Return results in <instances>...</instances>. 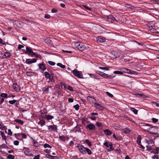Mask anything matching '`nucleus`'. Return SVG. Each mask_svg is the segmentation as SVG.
<instances>
[{
	"mask_svg": "<svg viewBox=\"0 0 159 159\" xmlns=\"http://www.w3.org/2000/svg\"><path fill=\"white\" fill-rule=\"evenodd\" d=\"M152 159H159L158 156L155 155L152 157Z\"/></svg>",
	"mask_w": 159,
	"mask_h": 159,
	"instance_id": "nucleus-58",
	"label": "nucleus"
},
{
	"mask_svg": "<svg viewBox=\"0 0 159 159\" xmlns=\"http://www.w3.org/2000/svg\"><path fill=\"white\" fill-rule=\"evenodd\" d=\"M46 157L49 159H53V158H57V157L56 156H51V155H49V154H46Z\"/></svg>",
	"mask_w": 159,
	"mask_h": 159,
	"instance_id": "nucleus-25",
	"label": "nucleus"
},
{
	"mask_svg": "<svg viewBox=\"0 0 159 159\" xmlns=\"http://www.w3.org/2000/svg\"><path fill=\"white\" fill-rule=\"evenodd\" d=\"M35 53L33 52V51H32V52H31L30 54L29 55V56H31V57H33L34 56Z\"/></svg>",
	"mask_w": 159,
	"mask_h": 159,
	"instance_id": "nucleus-59",
	"label": "nucleus"
},
{
	"mask_svg": "<svg viewBox=\"0 0 159 159\" xmlns=\"http://www.w3.org/2000/svg\"><path fill=\"white\" fill-rule=\"evenodd\" d=\"M96 73L97 74H98L99 75H100L102 76L104 73L102 72V71H100L99 70L97 71Z\"/></svg>",
	"mask_w": 159,
	"mask_h": 159,
	"instance_id": "nucleus-39",
	"label": "nucleus"
},
{
	"mask_svg": "<svg viewBox=\"0 0 159 159\" xmlns=\"http://www.w3.org/2000/svg\"><path fill=\"white\" fill-rule=\"evenodd\" d=\"M33 144L36 147H37L39 146V144L37 143V142L35 140H33Z\"/></svg>",
	"mask_w": 159,
	"mask_h": 159,
	"instance_id": "nucleus-41",
	"label": "nucleus"
},
{
	"mask_svg": "<svg viewBox=\"0 0 159 159\" xmlns=\"http://www.w3.org/2000/svg\"><path fill=\"white\" fill-rule=\"evenodd\" d=\"M99 69L101 70H109V68H108L107 67H99Z\"/></svg>",
	"mask_w": 159,
	"mask_h": 159,
	"instance_id": "nucleus-42",
	"label": "nucleus"
},
{
	"mask_svg": "<svg viewBox=\"0 0 159 159\" xmlns=\"http://www.w3.org/2000/svg\"><path fill=\"white\" fill-rule=\"evenodd\" d=\"M106 93L107 94V95L109 97H110L111 98L113 97V95L111 93H109V92H107Z\"/></svg>",
	"mask_w": 159,
	"mask_h": 159,
	"instance_id": "nucleus-56",
	"label": "nucleus"
},
{
	"mask_svg": "<svg viewBox=\"0 0 159 159\" xmlns=\"http://www.w3.org/2000/svg\"><path fill=\"white\" fill-rule=\"evenodd\" d=\"M109 148L111 150H113L114 149L112 144H110L109 145Z\"/></svg>",
	"mask_w": 159,
	"mask_h": 159,
	"instance_id": "nucleus-60",
	"label": "nucleus"
},
{
	"mask_svg": "<svg viewBox=\"0 0 159 159\" xmlns=\"http://www.w3.org/2000/svg\"><path fill=\"white\" fill-rule=\"evenodd\" d=\"M85 152H86H86L89 155H91L92 154V152L91 150L89 148L86 147L85 148Z\"/></svg>",
	"mask_w": 159,
	"mask_h": 159,
	"instance_id": "nucleus-27",
	"label": "nucleus"
},
{
	"mask_svg": "<svg viewBox=\"0 0 159 159\" xmlns=\"http://www.w3.org/2000/svg\"><path fill=\"white\" fill-rule=\"evenodd\" d=\"M39 157L40 156L39 155H38L37 156H35L33 158V159H39Z\"/></svg>",
	"mask_w": 159,
	"mask_h": 159,
	"instance_id": "nucleus-61",
	"label": "nucleus"
},
{
	"mask_svg": "<svg viewBox=\"0 0 159 159\" xmlns=\"http://www.w3.org/2000/svg\"><path fill=\"white\" fill-rule=\"evenodd\" d=\"M48 63L49 65L51 66H54L55 64V62L51 61H48Z\"/></svg>",
	"mask_w": 159,
	"mask_h": 159,
	"instance_id": "nucleus-44",
	"label": "nucleus"
},
{
	"mask_svg": "<svg viewBox=\"0 0 159 159\" xmlns=\"http://www.w3.org/2000/svg\"><path fill=\"white\" fill-rule=\"evenodd\" d=\"M20 134L21 135L22 137V138H23L24 139H26L27 138V136L24 133H21Z\"/></svg>",
	"mask_w": 159,
	"mask_h": 159,
	"instance_id": "nucleus-53",
	"label": "nucleus"
},
{
	"mask_svg": "<svg viewBox=\"0 0 159 159\" xmlns=\"http://www.w3.org/2000/svg\"><path fill=\"white\" fill-rule=\"evenodd\" d=\"M73 75L79 78H83V75L81 71H78L77 69L75 70L71 71Z\"/></svg>",
	"mask_w": 159,
	"mask_h": 159,
	"instance_id": "nucleus-2",
	"label": "nucleus"
},
{
	"mask_svg": "<svg viewBox=\"0 0 159 159\" xmlns=\"http://www.w3.org/2000/svg\"><path fill=\"white\" fill-rule=\"evenodd\" d=\"M16 100H10L9 101V102L10 104H13L16 103Z\"/></svg>",
	"mask_w": 159,
	"mask_h": 159,
	"instance_id": "nucleus-45",
	"label": "nucleus"
},
{
	"mask_svg": "<svg viewBox=\"0 0 159 159\" xmlns=\"http://www.w3.org/2000/svg\"><path fill=\"white\" fill-rule=\"evenodd\" d=\"M11 56V55L10 53L9 52H5L3 56V58H5V57H10Z\"/></svg>",
	"mask_w": 159,
	"mask_h": 159,
	"instance_id": "nucleus-19",
	"label": "nucleus"
},
{
	"mask_svg": "<svg viewBox=\"0 0 159 159\" xmlns=\"http://www.w3.org/2000/svg\"><path fill=\"white\" fill-rule=\"evenodd\" d=\"M77 147L80 151V152L83 154L86 153L85 152V148L82 145H78Z\"/></svg>",
	"mask_w": 159,
	"mask_h": 159,
	"instance_id": "nucleus-6",
	"label": "nucleus"
},
{
	"mask_svg": "<svg viewBox=\"0 0 159 159\" xmlns=\"http://www.w3.org/2000/svg\"><path fill=\"white\" fill-rule=\"evenodd\" d=\"M38 124L40 125L41 126H42L45 124V121L42 120L39 122Z\"/></svg>",
	"mask_w": 159,
	"mask_h": 159,
	"instance_id": "nucleus-23",
	"label": "nucleus"
},
{
	"mask_svg": "<svg viewBox=\"0 0 159 159\" xmlns=\"http://www.w3.org/2000/svg\"><path fill=\"white\" fill-rule=\"evenodd\" d=\"M26 74L27 76H31L33 75V73L31 72H28L26 73Z\"/></svg>",
	"mask_w": 159,
	"mask_h": 159,
	"instance_id": "nucleus-43",
	"label": "nucleus"
},
{
	"mask_svg": "<svg viewBox=\"0 0 159 159\" xmlns=\"http://www.w3.org/2000/svg\"><path fill=\"white\" fill-rule=\"evenodd\" d=\"M95 107V108L99 110H102L103 109L102 107L99 104L96 102L94 103Z\"/></svg>",
	"mask_w": 159,
	"mask_h": 159,
	"instance_id": "nucleus-13",
	"label": "nucleus"
},
{
	"mask_svg": "<svg viewBox=\"0 0 159 159\" xmlns=\"http://www.w3.org/2000/svg\"><path fill=\"white\" fill-rule=\"evenodd\" d=\"M141 137L140 135H139L137 137V142L138 145H140Z\"/></svg>",
	"mask_w": 159,
	"mask_h": 159,
	"instance_id": "nucleus-20",
	"label": "nucleus"
},
{
	"mask_svg": "<svg viewBox=\"0 0 159 159\" xmlns=\"http://www.w3.org/2000/svg\"><path fill=\"white\" fill-rule=\"evenodd\" d=\"M48 78L49 79V82H50V81L52 82H53L54 81V80L53 79V77L51 75L49 77V78Z\"/></svg>",
	"mask_w": 159,
	"mask_h": 159,
	"instance_id": "nucleus-48",
	"label": "nucleus"
},
{
	"mask_svg": "<svg viewBox=\"0 0 159 159\" xmlns=\"http://www.w3.org/2000/svg\"><path fill=\"white\" fill-rule=\"evenodd\" d=\"M48 129H51L52 131H55L57 129L56 126L55 125H50L48 126Z\"/></svg>",
	"mask_w": 159,
	"mask_h": 159,
	"instance_id": "nucleus-14",
	"label": "nucleus"
},
{
	"mask_svg": "<svg viewBox=\"0 0 159 159\" xmlns=\"http://www.w3.org/2000/svg\"><path fill=\"white\" fill-rule=\"evenodd\" d=\"M80 130V128L78 126H76L74 129V131L75 132H76L77 131H79Z\"/></svg>",
	"mask_w": 159,
	"mask_h": 159,
	"instance_id": "nucleus-36",
	"label": "nucleus"
},
{
	"mask_svg": "<svg viewBox=\"0 0 159 159\" xmlns=\"http://www.w3.org/2000/svg\"><path fill=\"white\" fill-rule=\"evenodd\" d=\"M0 148L1 149L2 148H8V147L5 144H3L1 145L0 146Z\"/></svg>",
	"mask_w": 159,
	"mask_h": 159,
	"instance_id": "nucleus-32",
	"label": "nucleus"
},
{
	"mask_svg": "<svg viewBox=\"0 0 159 159\" xmlns=\"http://www.w3.org/2000/svg\"><path fill=\"white\" fill-rule=\"evenodd\" d=\"M57 66L60 67L62 68H64L65 67V66L61 64V63H58L57 64Z\"/></svg>",
	"mask_w": 159,
	"mask_h": 159,
	"instance_id": "nucleus-33",
	"label": "nucleus"
},
{
	"mask_svg": "<svg viewBox=\"0 0 159 159\" xmlns=\"http://www.w3.org/2000/svg\"><path fill=\"white\" fill-rule=\"evenodd\" d=\"M12 87L13 89L17 92H19L20 91V86L17 85V83H15L13 84Z\"/></svg>",
	"mask_w": 159,
	"mask_h": 159,
	"instance_id": "nucleus-7",
	"label": "nucleus"
},
{
	"mask_svg": "<svg viewBox=\"0 0 159 159\" xmlns=\"http://www.w3.org/2000/svg\"><path fill=\"white\" fill-rule=\"evenodd\" d=\"M0 133L2 136V139L5 140H6V137L5 136L4 132L3 131H1Z\"/></svg>",
	"mask_w": 159,
	"mask_h": 159,
	"instance_id": "nucleus-26",
	"label": "nucleus"
},
{
	"mask_svg": "<svg viewBox=\"0 0 159 159\" xmlns=\"http://www.w3.org/2000/svg\"><path fill=\"white\" fill-rule=\"evenodd\" d=\"M19 144V142L17 140H15L14 141V144L16 146L18 145Z\"/></svg>",
	"mask_w": 159,
	"mask_h": 159,
	"instance_id": "nucleus-54",
	"label": "nucleus"
},
{
	"mask_svg": "<svg viewBox=\"0 0 159 159\" xmlns=\"http://www.w3.org/2000/svg\"><path fill=\"white\" fill-rule=\"evenodd\" d=\"M73 108L76 110L77 111L79 110V106L78 104H77L74 106Z\"/></svg>",
	"mask_w": 159,
	"mask_h": 159,
	"instance_id": "nucleus-40",
	"label": "nucleus"
},
{
	"mask_svg": "<svg viewBox=\"0 0 159 159\" xmlns=\"http://www.w3.org/2000/svg\"><path fill=\"white\" fill-rule=\"evenodd\" d=\"M39 68V69H41L43 71L45 70L46 69V67L44 64L43 63H40L38 65Z\"/></svg>",
	"mask_w": 159,
	"mask_h": 159,
	"instance_id": "nucleus-12",
	"label": "nucleus"
},
{
	"mask_svg": "<svg viewBox=\"0 0 159 159\" xmlns=\"http://www.w3.org/2000/svg\"><path fill=\"white\" fill-rule=\"evenodd\" d=\"M152 120L153 123H156L158 121V119L154 118H152Z\"/></svg>",
	"mask_w": 159,
	"mask_h": 159,
	"instance_id": "nucleus-50",
	"label": "nucleus"
},
{
	"mask_svg": "<svg viewBox=\"0 0 159 159\" xmlns=\"http://www.w3.org/2000/svg\"><path fill=\"white\" fill-rule=\"evenodd\" d=\"M123 70L124 73L130 74H131L136 75L137 73V72L125 68L123 69Z\"/></svg>",
	"mask_w": 159,
	"mask_h": 159,
	"instance_id": "nucleus-5",
	"label": "nucleus"
},
{
	"mask_svg": "<svg viewBox=\"0 0 159 159\" xmlns=\"http://www.w3.org/2000/svg\"><path fill=\"white\" fill-rule=\"evenodd\" d=\"M105 41V38L103 37L99 36L97 37V41L98 42L102 43Z\"/></svg>",
	"mask_w": 159,
	"mask_h": 159,
	"instance_id": "nucleus-10",
	"label": "nucleus"
},
{
	"mask_svg": "<svg viewBox=\"0 0 159 159\" xmlns=\"http://www.w3.org/2000/svg\"><path fill=\"white\" fill-rule=\"evenodd\" d=\"M1 96L3 98H6L7 96V94L5 93H2L1 94Z\"/></svg>",
	"mask_w": 159,
	"mask_h": 159,
	"instance_id": "nucleus-47",
	"label": "nucleus"
},
{
	"mask_svg": "<svg viewBox=\"0 0 159 159\" xmlns=\"http://www.w3.org/2000/svg\"><path fill=\"white\" fill-rule=\"evenodd\" d=\"M113 73L115 74H118L122 75L123 74V73L121 71H115L113 72Z\"/></svg>",
	"mask_w": 159,
	"mask_h": 159,
	"instance_id": "nucleus-37",
	"label": "nucleus"
},
{
	"mask_svg": "<svg viewBox=\"0 0 159 159\" xmlns=\"http://www.w3.org/2000/svg\"><path fill=\"white\" fill-rule=\"evenodd\" d=\"M131 111L136 115L137 114L138 110L134 108L131 107L130 109Z\"/></svg>",
	"mask_w": 159,
	"mask_h": 159,
	"instance_id": "nucleus-28",
	"label": "nucleus"
},
{
	"mask_svg": "<svg viewBox=\"0 0 159 159\" xmlns=\"http://www.w3.org/2000/svg\"><path fill=\"white\" fill-rule=\"evenodd\" d=\"M104 132L107 135H110L112 134V132L108 129H105L103 130Z\"/></svg>",
	"mask_w": 159,
	"mask_h": 159,
	"instance_id": "nucleus-15",
	"label": "nucleus"
},
{
	"mask_svg": "<svg viewBox=\"0 0 159 159\" xmlns=\"http://www.w3.org/2000/svg\"><path fill=\"white\" fill-rule=\"evenodd\" d=\"M59 138L61 141L64 142H65L66 141H68L69 139L68 137L64 135L59 136Z\"/></svg>",
	"mask_w": 159,
	"mask_h": 159,
	"instance_id": "nucleus-9",
	"label": "nucleus"
},
{
	"mask_svg": "<svg viewBox=\"0 0 159 159\" xmlns=\"http://www.w3.org/2000/svg\"><path fill=\"white\" fill-rule=\"evenodd\" d=\"M123 130L124 133L125 134L129 133L130 131L129 129L127 128H125Z\"/></svg>",
	"mask_w": 159,
	"mask_h": 159,
	"instance_id": "nucleus-30",
	"label": "nucleus"
},
{
	"mask_svg": "<svg viewBox=\"0 0 159 159\" xmlns=\"http://www.w3.org/2000/svg\"><path fill=\"white\" fill-rule=\"evenodd\" d=\"M67 89L70 91H73V89L72 88V87L71 86H68Z\"/></svg>",
	"mask_w": 159,
	"mask_h": 159,
	"instance_id": "nucleus-57",
	"label": "nucleus"
},
{
	"mask_svg": "<svg viewBox=\"0 0 159 159\" xmlns=\"http://www.w3.org/2000/svg\"><path fill=\"white\" fill-rule=\"evenodd\" d=\"M85 142L86 143H87L88 144L89 146H91L92 145L91 142L89 141L88 139L85 140Z\"/></svg>",
	"mask_w": 159,
	"mask_h": 159,
	"instance_id": "nucleus-35",
	"label": "nucleus"
},
{
	"mask_svg": "<svg viewBox=\"0 0 159 159\" xmlns=\"http://www.w3.org/2000/svg\"><path fill=\"white\" fill-rule=\"evenodd\" d=\"M24 46L22 45L19 44L18 46V49L20 50V49L22 48H24Z\"/></svg>",
	"mask_w": 159,
	"mask_h": 159,
	"instance_id": "nucleus-62",
	"label": "nucleus"
},
{
	"mask_svg": "<svg viewBox=\"0 0 159 159\" xmlns=\"http://www.w3.org/2000/svg\"><path fill=\"white\" fill-rule=\"evenodd\" d=\"M146 142L148 144V145L146 146V147L150 149H151V147L153 146L154 144V142L152 139H147L146 140Z\"/></svg>",
	"mask_w": 159,
	"mask_h": 159,
	"instance_id": "nucleus-3",
	"label": "nucleus"
},
{
	"mask_svg": "<svg viewBox=\"0 0 159 159\" xmlns=\"http://www.w3.org/2000/svg\"><path fill=\"white\" fill-rule=\"evenodd\" d=\"M0 128L3 130H4L6 129L5 126L2 123L0 124Z\"/></svg>",
	"mask_w": 159,
	"mask_h": 159,
	"instance_id": "nucleus-31",
	"label": "nucleus"
},
{
	"mask_svg": "<svg viewBox=\"0 0 159 159\" xmlns=\"http://www.w3.org/2000/svg\"><path fill=\"white\" fill-rule=\"evenodd\" d=\"M103 145L106 146L107 148H109V145L107 142H105L103 143Z\"/></svg>",
	"mask_w": 159,
	"mask_h": 159,
	"instance_id": "nucleus-63",
	"label": "nucleus"
},
{
	"mask_svg": "<svg viewBox=\"0 0 159 159\" xmlns=\"http://www.w3.org/2000/svg\"><path fill=\"white\" fill-rule=\"evenodd\" d=\"M75 47L80 51H83L85 49H86L87 47L84 46L83 43L80 42H77L75 43Z\"/></svg>",
	"mask_w": 159,
	"mask_h": 159,
	"instance_id": "nucleus-1",
	"label": "nucleus"
},
{
	"mask_svg": "<svg viewBox=\"0 0 159 159\" xmlns=\"http://www.w3.org/2000/svg\"><path fill=\"white\" fill-rule=\"evenodd\" d=\"M44 148H51V147L47 143H45L44 145Z\"/></svg>",
	"mask_w": 159,
	"mask_h": 159,
	"instance_id": "nucleus-49",
	"label": "nucleus"
},
{
	"mask_svg": "<svg viewBox=\"0 0 159 159\" xmlns=\"http://www.w3.org/2000/svg\"><path fill=\"white\" fill-rule=\"evenodd\" d=\"M40 112L41 113V117L43 118H45V116H44V113L45 112V111L43 112V111H40Z\"/></svg>",
	"mask_w": 159,
	"mask_h": 159,
	"instance_id": "nucleus-51",
	"label": "nucleus"
},
{
	"mask_svg": "<svg viewBox=\"0 0 159 159\" xmlns=\"http://www.w3.org/2000/svg\"><path fill=\"white\" fill-rule=\"evenodd\" d=\"M137 97H142L143 98H146V96L144 95L143 94H139L137 93Z\"/></svg>",
	"mask_w": 159,
	"mask_h": 159,
	"instance_id": "nucleus-46",
	"label": "nucleus"
},
{
	"mask_svg": "<svg viewBox=\"0 0 159 159\" xmlns=\"http://www.w3.org/2000/svg\"><path fill=\"white\" fill-rule=\"evenodd\" d=\"M7 158L8 159H14L15 158V157L13 155L10 154H9L7 157Z\"/></svg>",
	"mask_w": 159,
	"mask_h": 159,
	"instance_id": "nucleus-34",
	"label": "nucleus"
},
{
	"mask_svg": "<svg viewBox=\"0 0 159 159\" xmlns=\"http://www.w3.org/2000/svg\"><path fill=\"white\" fill-rule=\"evenodd\" d=\"M32 51V50L30 48L27 47L26 48V52L25 53L29 55L30 54Z\"/></svg>",
	"mask_w": 159,
	"mask_h": 159,
	"instance_id": "nucleus-16",
	"label": "nucleus"
},
{
	"mask_svg": "<svg viewBox=\"0 0 159 159\" xmlns=\"http://www.w3.org/2000/svg\"><path fill=\"white\" fill-rule=\"evenodd\" d=\"M83 7H84L85 9H87L89 11H91L92 10L91 8L87 6V5H83Z\"/></svg>",
	"mask_w": 159,
	"mask_h": 159,
	"instance_id": "nucleus-38",
	"label": "nucleus"
},
{
	"mask_svg": "<svg viewBox=\"0 0 159 159\" xmlns=\"http://www.w3.org/2000/svg\"><path fill=\"white\" fill-rule=\"evenodd\" d=\"M96 125L98 127H101L102 125V123L99 122H96Z\"/></svg>",
	"mask_w": 159,
	"mask_h": 159,
	"instance_id": "nucleus-52",
	"label": "nucleus"
},
{
	"mask_svg": "<svg viewBox=\"0 0 159 159\" xmlns=\"http://www.w3.org/2000/svg\"><path fill=\"white\" fill-rule=\"evenodd\" d=\"M37 59L35 58H33L31 60L30 59H27L25 61V63L28 64H30L33 63L35 62L36 61Z\"/></svg>",
	"mask_w": 159,
	"mask_h": 159,
	"instance_id": "nucleus-8",
	"label": "nucleus"
},
{
	"mask_svg": "<svg viewBox=\"0 0 159 159\" xmlns=\"http://www.w3.org/2000/svg\"><path fill=\"white\" fill-rule=\"evenodd\" d=\"M102 77L105 78H108L110 79L114 77V76H112L111 75H108L107 74L105 73H104Z\"/></svg>",
	"mask_w": 159,
	"mask_h": 159,
	"instance_id": "nucleus-18",
	"label": "nucleus"
},
{
	"mask_svg": "<svg viewBox=\"0 0 159 159\" xmlns=\"http://www.w3.org/2000/svg\"><path fill=\"white\" fill-rule=\"evenodd\" d=\"M107 21L111 22H118V20L116 19L112 15L108 16L107 17Z\"/></svg>",
	"mask_w": 159,
	"mask_h": 159,
	"instance_id": "nucleus-4",
	"label": "nucleus"
},
{
	"mask_svg": "<svg viewBox=\"0 0 159 159\" xmlns=\"http://www.w3.org/2000/svg\"><path fill=\"white\" fill-rule=\"evenodd\" d=\"M51 16L49 15L46 14L44 16V18L46 19H49L50 18Z\"/></svg>",
	"mask_w": 159,
	"mask_h": 159,
	"instance_id": "nucleus-55",
	"label": "nucleus"
},
{
	"mask_svg": "<svg viewBox=\"0 0 159 159\" xmlns=\"http://www.w3.org/2000/svg\"><path fill=\"white\" fill-rule=\"evenodd\" d=\"M88 75L90 76L92 78H93L96 79H99L97 77V76L95 75L92 74H89Z\"/></svg>",
	"mask_w": 159,
	"mask_h": 159,
	"instance_id": "nucleus-24",
	"label": "nucleus"
},
{
	"mask_svg": "<svg viewBox=\"0 0 159 159\" xmlns=\"http://www.w3.org/2000/svg\"><path fill=\"white\" fill-rule=\"evenodd\" d=\"M45 118L48 120H50L53 118L54 117L53 116L50 115H46L45 116Z\"/></svg>",
	"mask_w": 159,
	"mask_h": 159,
	"instance_id": "nucleus-22",
	"label": "nucleus"
},
{
	"mask_svg": "<svg viewBox=\"0 0 159 159\" xmlns=\"http://www.w3.org/2000/svg\"><path fill=\"white\" fill-rule=\"evenodd\" d=\"M25 154L27 156H31L32 154L30 152V150L29 149H27L24 152Z\"/></svg>",
	"mask_w": 159,
	"mask_h": 159,
	"instance_id": "nucleus-17",
	"label": "nucleus"
},
{
	"mask_svg": "<svg viewBox=\"0 0 159 159\" xmlns=\"http://www.w3.org/2000/svg\"><path fill=\"white\" fill-rule=\"evenodd\" d=\"M86 128L90 130L94 129L95 128V125L92 123L86 125Z\"/></svg>",
	"mask_w": 159,
	"mask_h": 159,
	"instance_id": "nucleus-11",
	"label": "nucleus"
},
{
	"mask_svg": "<svg viewBox=\"0 0 159 159\" xmlns=\"http://www.w3.org/2000/svg\"><path fill=\"white\" fill-rule=\"evenodd\" d=\"M15 121L16 122L19 123L21 125H22L23 124L24 122L21 120H20V119H15Z\"/></svg>",
	"mask_w": 159,
	"mask_h": 159,
	"instance_id": "nucleus-21",
	"label": "nucleus"
},
{
	"mask_svg": "<svg viewBox=\"0 0 159 159\" xmlns=\"http://www.w3.org/2000/svg\"><path fill=\"white\" fill-rule=\"evenodd\" d=\"M44 75L45 77L47 78H49V77L51 76L49 73L47 71H46L44 72Z\"/></svg>",
	"mask_w": 159,
	"mask_h": 159,
	"instance_id": "nucleus-29",
	"label": "nucleus"
},
{
	"mask_svg": "<svg viewBox=\"0 0 159 159\" xmlns=\"http://www.w3.org/2000/svg\"><path fill=\"white\" fill-rule=\"evenodd\" d=\"M68 101L70 102H73L74 100L72 98H69L68 99Z\"/></svg>",
	"mask_w": 159,
	"mask_h": 159,
	"instance_id": "nucleus-64",
	"label": "nucleus"
}]
</instances>
